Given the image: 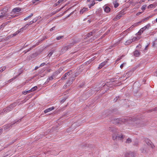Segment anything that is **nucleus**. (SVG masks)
Segmentation results:
<instances>
[{"label": "nucleus", "mask_w": 157, "mask_h": 157, "mask_svg": "<svg viewBox=\"0 0 157 157\" xmlns=\"http://www.w3.org/2000/svg\"><path fill=\"white\" fill-rule=\"evenodd\" d=\"M123 14H122L121 11L120 12V13L117 15V16L113 19V20L114 21H116L118 19H119L121 17Z\"/></svg>", "instance_id": "39448f33"}, {"label": "nucleus", "mask_w": 157, "mask_h": 157, "mask_svg": "<svg viewBox=\"0 0 157 157\" xmlns=\"http://www.w3.org/2000/svg\"><path fill=\"white\" fill-rule=\"evenodd\" d=\"M150 27V24H147V25L141 28L142 30H143V31L146 29H148Z\"/></svg>", "instance_id": "f8f14e48"}, {"label": "nucleus", "mask_w": 157, "mask_h": 157, "mask_svg": "<svg viewBox=\"0 0 157 157\" xmlns=\"http://www.w3.org/2000/svg\"><path fill=\"white\" fill-rule=\"evenodd\" d=\"M148 143H149V144H151V141H149V140H148Z\"/></svg>", "instance_id": "680f3d73"}, {"label": "nucleus", "mask_w": 157, "mask_h": 157, "mask_svg": "<svg viewBox=\"0 0 157 157\" xmlns=\"http://www.w3.org/2000/svg\"><path fill=\"white\" fill-rule=\"evenodd\" d=\"M127 120V119H126ZM126 119L124 120L121 119L120 118L116 119L114 120L113 123L116 124H121L122 123L125 122Z\"/></svg>", "instance_id": "7ed1b4c3"}, {"label": "nucleus", "mask_w": 157, "mask_h": 157, "mask_svg": "<svg viewBox=\"0 0 157 157\" xmlns=\"http://www.w3.org/2000/svg\"><path fill=\"white\" fill-rule=\"evenodd\" d=\"M117 138H118L119 139H121L124 138V136L123 135L121 134L119 135L118 134L117 136Z\"/></svg>", "instance_id": "aec40b11"}, {"label": "nucleus", "mask_w": 157, "mask_h": 157, "mask_svg": "<svg viewBox=\"0 0 157 157\" xmlns=\"http://www.w3.org/2000/svg\"><path fill=\"white\" fill-rule=\"evenodd\" d=\"M17 105V103H14L11 105H10L9 106L6 108V109H3V111L4 112L7 113L10 111L13 107H15Z\"/></svg>", "instance_id": "f03ea898"}, {"label": "nucleus", "mask_w": 157, "mask_h": 157, "mask_svg": "<svg viewBox=\"0 0 157 157\" xmlns=\"http://www.w3.org/2000/svg\"><path fill=\"white\" fill-rule=\"evenodd\" d=\"M30 93V91L29 90L26 91H24L22 92V93L23 94H24V95L28 93Z\"/></svg>", "instance_id": "2f4dec72"}, {"label": "nucleus", "mask_w": 157, "mask_h": 157, "mask_svg": "<svg viewBox=\"0 0 157 157\" xmlns=\"http://www.w3.org/2000/svg\"><path fill=\"white\" fill-rule=\"evenodd\" d=\"M127 154H128V155H129V156H130L132 157H134L136 155V153L133 152H131L130 153H128L127 152L125 155L126 157H128L126 155Z\"/></svg>", "instance_id": "9b49d317"}, {"label": "nucleus", "mask_w": 157, "mask_h": 157, "mask_svg": "<svg viewBox=\"0 0 157 157\" xmlns=\"http://www.w3.org/2000/svg\"><path fill=\"white\" fill-rule=\"evenodd\" d=\"M113 3L114 5L115 8L119 6V4L116 1H114L113 2Z\"/></svg>", "instance_id": "412c9836"}, {"label": "nucleus", "mask_w": 157, "mask_h": 157, "mask_svg": "<svg viewBox=\"0 0 157 157\" xmlns=\"http://www.w3.org/2000/svg\"><path fill=\"white\" fill-rule=\"evenodd\" d=\"M94 0H87V2H90L91 1H94Z\"/></svg>", "instance_id": "13d9d810"}, {"label": "nucleus", "mask_w": 157, "mask_h": 157, "mask_svg": "<svg viewBox=\"0 0 157 157\" xmlns=\"http://www.w3.org/2000/svg\"><path fill=\"white\" fill-rule=\"evenodd\" d=\"M147 46L146 47V48H145V49H145V50H146V48H147Z\"/></svg>", "instance_id": "338daca9"}, {"label": "nucleus", "mask_w": 157, "mask_h": 157, "mask_svg": "<svg viewBox=\"0 0 157 157\" xmlns=\"http://www.w3.org/2000/svg\"><path fill=\"white\" fill-rule=\"evenodd\" d=\"M143 32V30H142V29H141L139 31V32H138V35H141V34Z\"/></svg>", "instance_id": "c9c22d12"}, {"label": "nucleus", "mask_w": 157, "mask_h": 157, "mask_svg": "<svg viewBox=\"0 0 157 157\" xmlns=\"http://www.w3.org/2000/svg\"><path fill=\"white\" fill-rule=\"evenodd\" d=\"M154 76H157V69L155 71L154 73Z\"/></svg>", "instance_id": "c03bdc74"}, {"label": "nucleus", "mask_w": 157, "mask_h": 157, "mask_svg": "<svg viewBox=\"0 0 157 157\" xmlns=\"http://www.w3.org/2000/svg\"><path fill=\"white\" fill-rule=\"evenodd\" d=\"M17 75L16 76H15V77L12 78L10 79V80H9L8 81L9 82H11L13 80H14L15 79H16V78L17 77Z\"/></svg>", "instance_id": "bb28decb"}, {"label": "nucleus", "mask_w": 157, "mask_h": 157, "mask_svg": "<svg viewBox=\"0 0 157 157\" xmlns=\"http://www.w3.org/2000/svg\"><path fill=\"white\" fill-rule=\"evenodd\" d=\"M153 4H150L148 6L147 8L148 9L151 8H152L153 7Z\"/></svg>", "instance_id": "37998d69"}, {"label": "nucleus", "mask_w": 157, "mask_h": 157, "mask_svg": "<svg viewBox=\"0 0 157 157\" xmlns=\"http://www.w3.org/2000/svg\"><path fill=\"white\" fill-rule=\"evenodd\" d=\"M131 142V140L130 138H128L126 141V143H129Z\"/></svg>", "instance_id": "e433bc0d"}, {"label": "nucleus", "mask_w": 157, "mask_h": 157, "mask_svg": "<svg viewBox=\"0 0 157 157\" xmlns=\"http://www.w3.org/2000/svg\"><path fill=\"white\" fill-rule=\"evenodd\" d=\"M54 109H55V107L53 106H52L51 107H50L49 108H48L45 109L44 111V112L45 113H48L49 112H50V111Z\"/></svg>", "instance_id": "6e6552de"}, {"label": "nucleus", "mask_w": 157, "mask_h": 157, "mask_svg": "<svg viewBox=\"0 0 157 157\" xmlns=\"http://www.w3.org/2000/svg\"><path fill=\"white\" fill-rule=\"evenodd\" d=\"M45 63H42L40 65V67H42V66H44V65H45Z\"/></svg>", "instance_id": "49530a36"}, {"label": "nucleus", "mask_w": 157, "mask_h": 157, "mask_svg": "<svg viewBox=\"0 0 157 157\" xmlns=\"http://www.w3.org/2000/svg\"><path fill=\"white\" fill-rule=\"evenodd\" d=\"M126 64V63H123V64H121V65L120 66V67L122 69V68L123 67V66H124V65Z\"/></svg>", "instance_id": "79ce46f5"}, {"label": "nucleus", "mask_w": 157, "mask_h": 157, "mask_svg": "<svg viewBox=\"0 0 157 157\" xmlns=\"http://www.w3.org/2000/svg\"><path fill=\"white\" fill-rule=\"evenodd\" d=\"M132 42V40H127L125 42V44L126 45H128L131 43Z\"/></svg>", "instance_id": "b1692460"}, {"label": "nucleus", "mask_w": 157, "mask_h": 157, "mask_svg": "<svg viewBox=\"0 0 157 157\" xmlns=\"http://www.w3.org/2000/svg\"><path fill=\"white\" fill-rule=\"evenodd\" d=\"M19 33V32L17 31L13 34V36H15L18 34Z\"/></svg>", "instance_id": "a19ab883"}, {"label": "nucleus", "mask_w": 157, "mask_h": 157, "mask_svg": "<svg viewBox=\"0 0 157 157\" xmlns=\"http://www.w3.org/2000/svg\"><path fill=\"white\" fill-rule=\"evenodd\" d=\"M55 51V49L54 48H52L49 51V53L48 55V56L50 57Z\"/></svg>", "instance_id": "1a4fd4ad"}, {"label": "nucleus", "mask_w": 157, "mask_h": 157, "mask_svg": "<svg viewBox=\"0 0 157 157\" xmlns=\"http://www.w3.org/2000/svg\"><path fill=\"white\" fill-rule=\"evenodd\" d=\"M56 11H54L53 12H52V15H53L54 14H56Z\"/></svg>", "instance_id": "5fc2aeb1"}, {"label": "nucleus", "mask_w": 157, "mask_h": 157, "mask_svg": "<svg viewBox=\"0 0 157 157\" xmlns=\"http://www.w3.org/2000/svg\"><path fill=\"white\" fill-rule=\"evenodd\" d=\"M141 22V21H139L138 22L134 24L133 25H132L127 30H132V28H133L134 27L137 26Z\"/></svg>", "instance_id": "0eeeda50"}, {"label": "nucleus", "mask_w": 157, "mask_h": 157, "mask_svg": "<svg viewBox=\"0 0 157 157\" xmlns=\"http://www.w3.org/2000/svg\"><path fill=\"white\" fill-rule=\"evenodd\" d=\"M71 74H72V72L71 71L67 72L63 75L61 79L63 80L66 79L67 77H69V76Z\"/></svg>", "instance_id": "20e7f679"}, {"label": "nucleus", "mask_w": 157, "mask_h": 157, "mask_svg": "<svg viewBox=\"0 0 157 157\" xmlns=\"http://www.w3.org/2000/svg\"><path fill=\"white\" fill-rule=\"evenodd\" d=\"M29 25V23L26 24L23 27L25 29H26V28H27L28 27Z\"/></svg>", "instance_id": "ea45409f"}, {"label": "nucleus", "mask_w": 157, "mask_h": 157, "mask_svg": "<svg viewBox=\"0 0 157 157\" xmlns=\"http://www.w3.org/2000/svg\"><path fill=\"white\" fill-rule=\"evenodd\" d=\"M155 21H156L157 22V18H156V19L155 20Z\"/></svg>", "instance_id": "774afa93"}, {"label": "nucleus", "mask_w": 157, "mask_h": 157, "mask_svg": "<svg viewBox=\"0 0 157 157\" xmlns=\"http://www.w3.org/2000/svg\"><path fill=\"white\" fill-rule=\"evenodd\" d=\"M65 1V0H59L58 2L53 5V7H55L59 4H61Z\"/></svg>", "instance_id": "423d86ee"}, {"label": "nucleus", "mask_w": 157, "mask_h": 157, "mask_svg": "<svg viewBox=\"0 0 157 157\" xmlns=\"http://www.w3.org/2000/svg\"><path fill=\"white\" fill-rule=\"evenodd\" d=\"M62 52H65L67 50V49L66 48V46L62 48Z\"/></svg>", "instance_id": "473e14b6"}, {"label": "nucleus", "mask_w": 157, "mask_h": 157, "mask_svg": "<svg viewBox=\"0 0 157 157\" xmlns=\"http://www.w3.org/2000/svg\"><path fill=\"white\" fill-rule=\"evenodd\" d=\"M112 138L113 140H115L117 139V136L115 134H113L112 136Z\"/></svg>", "instance_id": "f704fd0d"}, {"label": "nucleus", "mask_w": 157, "mask_h": 157, "mask_svg": "<svg viewBox=\"0 0 157 157\" xmlns=\"http://www.w3.org/2000/svg\"><path fill=\"white\" fill-rule=\"evenodd\" d=\"M39 67H36L35 68V70H36L37 69H38V68H39Z\"/></svg>", "instance_id": "052dcab7"}, {"label": "nucleus", "mask_w": 157, "mask_h": 157, "mask_svg": "<svg viewBox=\"0 0 157 157\" xmlns=\"http://www.w3.org/2000/svg\"><path fill=\"white\" fill-rule=\"evenodd\" d=\"M88 10V8H83L80 11V13L82 14L84 12H85Z\"/></svg>", "instance_id": "f3484780"}, {"label": "nucleus", "mask_w": 157, "mask_h": 157, "mask_svg": "<svg viewBox=\"0 0 157 157\" xmlns=\"http://www.w3.org/2000/svg\"><path fill=\"white\" fill-rule=\"evenodd\" d=\"M106 63V62H104L100 64L98 67V69H100L102 67L105 65Z\"/></svg>", "instance_id": "2eb2a0df"}, {"label": "nucleus", "mask_w": 157, "mask_h": 157, "mask_svg": "<svg viewBox=\"0 0 157 157\" xmlns=\"http://www.w3.org/2000/svg\"><path fill=\"white\" fill-rule=\"evenodd\" d=\"M6 69V67H3L1 68H0V72H2L4 71Z\"/></svg>", "instance_id": "c85d7f7f"}, {"label": "nucleus", "mask_w": 157, "mask_h": 157, "mask_svg": "<svg viewBox=\"0 0 157 157\" xmlns=\"http://www.w3.org/2000/svg\"><path fill=\"white\" fill-rule=\"evenodd\" d=\"M54 76H51L49 78H48V80H52V79H54Z\"/></svg>", "instance_id": "58836bf2"}, {"label": "nucleus", "mask_w": 157, "mask_h": 157, "mask_svg": "<svg viewBox=\"0 0 157 157\" xmlns=\"http://www.w3.org/2000/svg\"><path fill=\"white\" fill-rule=\"evenodd\" d=\"M25 29L23 27L22 28H21L18 31L19 32V33L23 32Z\"/></svg>", "instance_id": "cd10ccee"}, {"label": "nucleus", "mask_w": 157, "mask_h": 157, "mask_svg": "<svg viewBox=\"0 0 157 157\" xmlns=\"http://www.w3.org/2000/svg\"><path fill=\"white\" fill-rule=\"evenodd\" d=\"M21 10V9L20 8L17 7L13 9L12 11L13 13H17L20 12Z\"/></svg>", "instance_id": "9d476101"}, {"label": "nucleus", "mask_w": 157, "mask_h": 157, "mask_svg": "<svg viewBox=\"0 0 157 157\" xmlns=\"http://www.w3.org/2000/svg\"><path fill=\"white\" fill-rule=\"evenodd\" d=\"M119 98V97H116V98H115V99H114V101H115V102H116L117 101V100L118 98Z\"/></svg>", "instance_id": "de8ad7c7"}, {"label": "nucleus", "mask_w": 157, "mask_h": 157, "mask_svg": "<svg viewBox=\"0 0 157 157\" xmlns=\"http://www.w3.org/2000/svg\"><path fill=\"white\" fill-rule=\"evenodd\" d=\"M55 29V27H54L50 29V31H53V30H54Z\"/></svg>", "instance_id": "8fccbe9b"}, {"label": "nucleus", "mask_w": 157, "mask_h": 157, "mask_svg": "<svg viewBox=\"0 0 157 157\" xmlns=\"http://www.w3.org/2000/svg\"><path fill=\"white\" fill-rule=\"evenodd\" d=\"M76 76V73H74L72 72L70 75L69 76V79L68 80V83L70 84H71L73 81L74 80V78Z\"/></svg>", "instance_id": "f257e3e1"}, {"label": "nucleus", "mask_w": 157, "mask_h": 157, "mask_svg": "<svg viewBox=\"0 0 157 157\" xmlns=\"http://www.w3.org/2000/svg\"><path fill=\"white\" fill-rule=\"evenodd\" d=\"M37 88V87L36 86H35L33 88H32L30 90H29L30 91V92H32L33 91H34L36 90Z\"/></svg>", "instance_id": "5701e85b"}, {"label": "nucleus", "mask_w": 157, "mask_h": 157, "mask_svg": "<svg viewBox=\"0 0 157 157\" xmlns=\"http://www.w3.org/2000/svg\"><path fill=\"white\" fill-rule=\"evenodd\" d=\"M90 2H92V3L89 6V7L90 8L91 6H93L95 4V2L94 1H91Z\"/></svg>", "instance_id": "a878e982"}, {"label": "nucleus", "mask_w": 157, "mask_h": 157, "mask_svg": "<svg viewBox=\"0 0 157 157\" xmlns=\"http://www.w3.org/2000/svg\"><path fill=\"white\" fill-rule=\"evenodd\" d=\"M33 22V23H34V22H35L36 21V19H33L32 21Z\"/></svg>", "instance_id": "603ef678"}, {"label": "nucleus", "mask_w": 157, "mask_h": 157, "mask_svg": "<svg viewBox=\"0 0 157 157\" xmlns=\"http://www.w3.org/2000/svg\"><path fill=\"white\" fill-rule=\"evenodd\" d=\"M33 23V22L32 21H30L29 23V25H31Z\"/></svg>", "instance_id": "6e6d98bb"}, {"label": "nucleus", "mask_w": 157, "mask_h": 157, "mask_svg": "<svg viewBox=\"0 0 157 157\" xmlns=\"http://www.w3.org/2000/svg\"><path fill=\"white\" fill-rule=\"evenodd\" d=\"M134 55L135 56L138 57L140 55V52L138 50H136L134 52Z\"/></svg>", "instance_id": "6ab92c4d"}, {"label": "nucleus", "mask_w": 157, "mask_h": 157, "mask_svg": "<svg viewBox=\"0 0 157 157\" xmlns=\"http://www.w3.org/2000/svg\"><path fill=\"white\" fill-rule=\"evenodd\" d=\"M147 18H145V19H143V21H145V20L146 19H147Z\"/></svg>", "instance_id": "69168bd1"}, {"label": "nucleus", "mask_w": 157, "mask_h": 157, "mask_svg": "<svg viewBox=\"0 0 157 157\" xmlns=\"http://www.w3.org/2000/svg\"><path fill=\"white\" fill-rule=\"evenodd\" d=\"M121 59V58H118L116 60V62H117V61H118L119 60Z\"/></svg>", "instance_id": "4d7b16f0"}, {"label": "nucleus", "mask_w": 157, "mask_h": 157, "mask_svg": "<svg viewBox=\"0 0 157 157\" xmlns=\"http://www.w3.org/2000/svg\"><path fill=\"white\" fill-rule=\"evenodd\" d=\"M145 1V0H140L139 2L140 3H142L143 2H144Z\"/></svg>", "instance_id": "09e8293b"}, {"label": "nucleus", "mask_w": 157, "mask_h": 157, "mask_svg": "<svg viewBox=\"0 0 157 157\" xmlns=\"http://www.w3.org/2000/svg\"><path fill=\"white\" fill-rule=\"evenodd\" d=\"M130 74H131V72L129 71L125 74H124L123 75V77H126V79L129 77Z\"/></svg>", "instance_id": "4468645a"}, {"label": "nucleus", "mask_w": 157, "mask_h": 157, "mask_svg": "<svg viewBox=\"0 0 157 157\" xmlns=\"http://www.w3.org/2000/svg\"><path fill=\"white\" fill-rule=\"evenodd\" d=\"M64 6H63V7L62 8H60V9H59V10H57L56 11V13L58 12L59 11L61 10L62 9L63 7H64Z\"/></svg>", "instance_id": "a18cd8bd"}, {"label": "nucleus", "mask_w": 157, "mask_h": 157, "mask_svg": "<svg viewBox=\"0 0 157 157\" xmlns=\"http://www.w3.org/2000/svg\"><path fill=\"white\" fill-rule=\"evenodd\" d=\"M72 44H70L68 45H67L66 46V48L67 49V50L69 49V48H70L72 46Z\"/></svg>", "instance_id": "72a5a7b5"}, {"label": "nucleus", "mask_w": 157, "mask_h": 157, "mask_svg": "<svg viewBox=\"0 0 157 157\" xmlns=\"http://www.w3.org/2000/svg\"><path fill=\"white\" fill-rule=\"evenodd\" d=\"M131 40H132V42L136 40H138L137 38L136 37H133L132 39H131Z\"/></svg>", "instance_id": "c756f323"}, {"label": "nucleus", "mask_w": 157, "mask_h": 157, "mask_svg": "<svg viewBox=\"0 0 157 157\" xmlns=\"http://www.w3.org/2000/svg\"><path fill=\"white\" fill-rule=\"evenodd\" d=\"M92 35V33L90 32L86 36V38H87L90 37Z\"/></svg>", "instance_id": "393cba45"}, {"label": "nucleus", "mask_w": 157, "mask_h": 157, "mask_svg": "<svg viewBox=\"0 0 157 157\" xmlns=\"http://www.w3.org/2000/svg\"><path fill=\"white\" fill-rule=\"evenodd\" d=\"M153 110L155 111H157V107L155 108V109H154Z\"/></svg>", "instance_id": "bf43d9fd"}, {"label": "nucleus", "mask_w": 157, "mask_h": 157, "mask_svg": "<svg viewBox=\"0 0 157 157\" xmlns=\"http://www.w3.org/2000/svg\"><path fill=\"white\" fill-rule=\"evenodd\" d=\"M33 13H31L30 15H29V16L28 17H26L24 19V20L25 21L27 20H28V19L30 18L31 17H32L33 16Z\"/></svg>", "instance_id": "4be33fe9"}, {"label": "nucleus", "mask_w": 157, "mask_h": 157, "mask_svg": "<svg viewBox=\"0 0 157 157\" xmlns=\"http://www.w3.org/2000/svg\"><path fill=\"white\" fill-rule=\"evenodd\" d=\"M104 9L106 13H109L110 11V8L108 6H105Z\"/></svg>", "instance_id": "dca6fc26"}, {"label": "nucleus", "mask_w": 157, "mask_h": 157, "mask_svg": "<svg viewBox=\"0 0 157 157\" xmlns=\"http://www.w3.org/2000/svg\"><path fill=\"white\" fill-rule=\"evenodd\" d=\"M47 38L46 37H44V38H43V39L42 40H44L45 39H46V38Z\"/></svg>", "instance_id": "0e129e2a"}, {"label": "nucleus", "mask_w": 157, "mask_h": 157, "mask_svg": "<svg viewBox=\"0 0 157 157\" xmlns=\"http://www.w3.org/2000/svg\"><path fill=\"white\" fill-rule=\"evenodd\" d=\"M36 2L35 0H33L32 1V3L33 4H34Z\"/></svg>", "instance_id": "864d4df0"}, {"label": "nucleus", "mask_w": 157, "mask_h": 157, "mask_svg": "<svg viewBox=\"0 0 157 157\" xmlns=\"http://www.w3.org/2000/svg\"><path fill=\"white\" fill-rule=\"evenodd\" d=\"M110 128V129H109V130L113 132L114 133H116L117 132V129L114 128Z\"/></svg>", "instance_id": "a211bd4d"}, {"label": "nucleus", "mask_w": 157, "mask_h": 157, "mask_svg": "<svg viewBox=\"0 0 157 157\" xmlns=\"http://www.w3.org/2000/svg\"><path fill=\"white\" fill-rule=\"evenodd\" d=\"M2 129H0V134L2 132Z\"/></svg>", "instance_id": "e2e57ef3"}, {"label": "nucleus", "mask_w": 157, "mask_h": 157, "mask_svg": "<svg viewBox=\"0 0 157 157\" xmlns=\"http://www.w3.org/2000/svg\"><path fill=\"white\" fill-rule=\"evenodd\" d=\"M146 5H143L141 7V10H145L146 7Z\"/></svg>", "instance_id": "4c0bfd02"}, {"label": "nucleus", "mask_w": 157, "mask_h": 157, "mask_svg": "<svg viewBox=\"0 0 157 157\" xmlns=\"http://www.w3.org/2000/svg\"><path fill=\"white\" fill-rule=\"evenodd\" d=\"M1 12V15H0V19H2L4 17H6L7 16L6 14H5L4 12H2L1 11H0V13Z\"/></svg>", "instance_id": "ddd939ff"}, {"label": "nucleus", "mask_w": 157, "mask_h": 157, "mask_svg": "<svg viewBox=\"0 0 157 157\" xmlns=\"http://www.w3.org/2000/svg\"><path fill=\"white\" fill-rule=\"evenodd\" d=\"M141 13H142L141 12H139L136 13V15L137 16H138V15H140V14Z\"/></svg>", "instance_id": "3c124183"}, {"label": "nucleus", "mask_w": 157, "mask_h": 157, "mask_svg": "<svg viewBox=\"0 0 157 157\" xmlns=\"http://www.w3.org/2000/svg\"><path fill=\"white\" fill-rule=\"evenodd\" d=\"M63 37V36H59L56 38V39L57 40H59Z\"/></svg>", "instance_id": "7c9ffc66"}]
</instances>
